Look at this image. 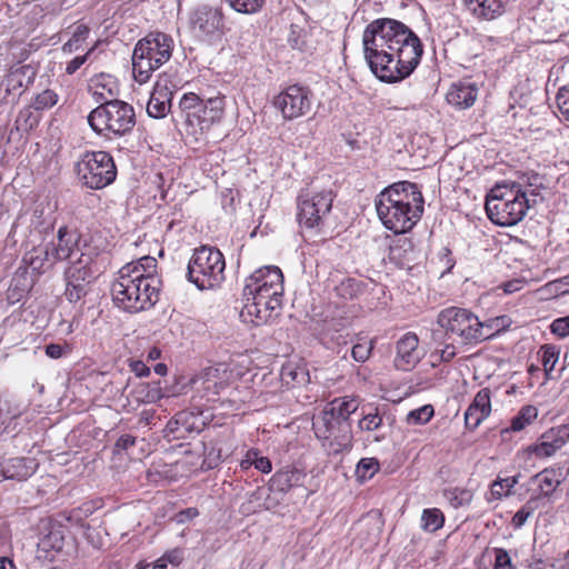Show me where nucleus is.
Here are the masks:
<instances>
[{
	"label": "nucleus",
	"instance_id": "obj_1",
	"mask_svg": "<svg viewBox=\"0 0 569 569\" xmlns=\"http://www.w3.org/2000/svg\"><path fill=\"white\" fill-rule=\"evenodd\" d=\"M363 52L372 73L385 82L409 77L419 64L423 48L418 36L400 21L377 19L362 36Z\"/></svg>",
	"mask_w": 569,
	"mask_h": 569
},
{
	"label": "nucleus",
	"instance_id": "obj_2",
	"mask_svg": "<svg viewBox=\"0 0 569 569\" xmlns=\"http://www.w3.org/2000/svg\"><path fill=\"white\" fill-rule=\"evenodd\" d=\"M493 336L491 327L483 323L468 309L449 307L441 310L437 318V326L431 330V340L435 345L432 357L449 362L458 353V349L466 345L478 343Z\"/></svg>",
	"mask_w": 569,
	"mask_h": 569
},
{
	"label": "nucleus",
	"instance_id": "obj_3",
	"mask_svg": "<svg viewBox=\"0 0 569 569\" xmlns=\"http://www.w3.org/2000/svg\"><path fill=\"white\" fill-rule=\"evenodd\" d=\"M423 196L416 183L400 181L383 189L376 199L382 224L396 234L410 231L423 213Z\"/></svg>",
	"mask_w": 569,
	"mask_h": 569
},
{
	"label": "nucleus",
	"instance_id": "obj_4",
	"mask_svg": "<svg viewBox=\"0 0 569 569\" xmlns=\"http://www.w3.org/2000/svg\"><path fill=\"white\" fill-rule=\"evenodd\" d=\"M139 266L122 267L112 282L113 301L120 309L136 313L151 308L159 298L160 280L153 274H146Z\"/></svg>",
	"mask_w": 569,
	"mask_h": 569
},
{
	"label": "nucleus",
	"instance_id": "obj_5",
	"mask_svg": "<svg viewBox=\"0 0 569 569\" xmlns=\"http://www.w3.org/2000/svg\"><path fill=\"white\" fill-rule=\"evenodd\" d=\"M172 38L163 32H150L140 39L132 53V73L139 83H146L152 72L169 61L172 54Z\"/></svg>",
	"mask_w": 569,
	"mask_h": 569
},
{
	"label": "nucleus",
	"instance_id": "obj_6",
	"mask_svg": "<svg viewBox=\"0 0 569 569\" xmlns=\"http://www.w3.org/2000/svg\"><path fill=\"white\" fill-rule=\"evenodd\" d=\"M226 262L221 251L202 246L194 249L188 266L187 278L200 290L214 289L224 280Z\"/></svg>",
	"mask_w": 569,
	"mask_h": 569
},
{
	"label": "nucleus",
	"instance_id": "obj_7",
	"mask_svg": "<svg viewBox=\"0 0 569 569\" xmlns=\"http://www.w3.org/2000/svg\"><path fill=\"white\" fill-rule=\"evenodd\" d=\"M88 123L99 134L107 130L122 137L132 131L136 114L131 104L114 99L93 109L88 116Z\"/></svg>",
	"mask_w": 569,
	"mask_h": 569
},
{
	"label": "nucleus",
	"instance_id": "obj_8",
	"mask_svg": "<svg viewBox=\"0 0 569 569\" xmlns=\"http://www.w3.org/2000/svg\"><path fill=\"white\" fill-rule=\"evenodd\" d=\"M79 180L89 189H102L117 177L112 157L106 151H87L76 163Z\"/></svg>",
	"mask_w": 569,
	"mask_h": 569
},
{
	"label": "nucleus",
	"instance_id": "obj_9",
	"mask_svg": "<svg viewBox=\"0 0 569 569\" xmlns=\"http://www.w3.org/2000/svg\"><path fill=\"white\" fill-rule=\"evenodd\" d=\"M332 202L333 193L331 190L318 192L302 190L297 199L299 224L307 229L319 228L330 213Z\"/></svg>",
	"mask_w": 569,
	"mask_h": 569
},
{
	"label": "nucleus",
	"instance_id": "obj_10",
	"mask_svg": "<svg viewBox=\"0 0 569 569\" xmlns=\"http://www.w3.org/2000/svg\"><path fill=\"white\" fill-rule=\"evenodd\" d=\"M316 437L333 455L349 452L353 447L351 422H339L320 415L312 423Z\"/></svg>",
	"mask_w": 569,
	"mask_h": 569
},
{
	"label": "nucleus",
	"instance_id": "obj_11",
	"mask_svg": "<svg viewBox=\"0 0 569 569\" xmlns=\"http://www.w3.org/2000/svg\"><path fill=\"white\" fill-rule=\"evenodd\" d=\"M274 106L284 119L292 120L307 114L312 106L310 89L301 84H291L274 98Z\"/></svg>",
	"mask_w": 569,
	"mask_h": 569
},
{
	"label": "nucleus",
	"instance_id": "obj_12",
	"mask_svg": "<svg viewBox=\"0 0 569 569\" xmlns=\"http://www.w3.org/2000/svg\"><path fill=\"white\" fill-rule=\"evenodd\" d=\"M499 197L500 199L498 200L495 198H487L486 212L488 218L495 224L501 227H511L517 224L523 219L527 211L532 207L527 198L515 201V199L503 200L501 199L502 196Z\"/></svg>",
	"mask_w": 569,
	"mask_h": 569
},
{
	"label": "nucleus",
	"instance_id": "obj_13",
	"mask_svg": "<svg viewBox=\"0 0 569 569\" xmlns=\"http://www.w3.org/2000/svg\"><path fill=\"white\" fill-rule=\"evenodd\" d=\"M199 109V113L188 116V131L193 136L207 132L214 122L221 120L224 112V98L216 96L203 100Z\"/></svg>",
	"mask_w": 569,
	"mask_h": 569
},
{
	"label": "nucleus",
	"instance_id": "obj_14",
	"mask_svg": "<svg viewBox=\"0 0 569 569\" xmlns=\"http://www.w3.org/2000/svg\"><path fill=\"white\" fill-rule=\"evenodd\" d=\"M81 236L77 230L60 227L57 233V242L48 244L43 251L44 261L53 264L56 261L71 260L80 248Z\"/></svg>",
	"mask_w": 569,
	"mask_h": 569
},
{
	"label": "nucleus",
	"instance_id": "obj_15",
	"mask_svg": "<svg viewBox=\"0 0 569 569\" xmlns=\"http://www.w3.org/2000/svg\"><path fill=\"white\" fill-rule=\"evenodd\" d=\"M193 33L201 39L219 38L223 32V14L219 8L201 7L190 18Z\"/></svg>",
	"mask_w": 569,
	"mask_h": 569
},
{
	"label": "nucleus",
	"instance_id": "obj_16",
	"mask_svg": "<svg viewBox=\"0 0 569 569\" xmlns=\"http://www.w3.org/2000/svg\"><path fill=\"white\" fill-rule=\"evenodd\" d=\"M244 305L240 311V317L243 322L260 326L267 323L277 316L281 308H273V305L269 303L268 298H262L257 295H246L243 292Z\"/></svg>",
	"mask_w": 569,
	"mask_h": 569
},
{
	"label": "nucleus",
	"instance_id": "obj_17",
	"mask_svg": "<svg viewBox=\"0 0 569 569\" xmlns=\"http://www.w3.org/2000/svg\"><path fill=\"white\" fill-rule=\"evenodd\" d=\"M258 289H273L274 293H283V274L280 268L276 266H266L257 269L251 276L246 279L243 292L252 295V288Z\"/></svg>",
	"mask_w": 569,
	"mask_h": 569
},
{
	"label": "nucleus",
	"instance_id": "obj_18",
	"mask_svg": "<svg viewBox=\"0 0 569 569\" xmlns=\"http://www.w3.org/2000/svg\"><path fill=\"white\" fill-rule=\"evenodd\" d=\"M569 440V425H560L542 433L539 443L529 447V452L538 458L553 456Z\"/></svg>",
	"mask_w": 569,
	"mask_h": 569
},
{
	"label": "nucleus",
	"instance_id": "obj_19",
	"mask_svg": "<svg viewBox=\"0 0 569 569\" xmlns=\"http://www.w3.org/2000/svg\"><path fill=\"white\" fill-rule=\"evenodd\" d=\"M173 92L168 80H158L153 87L147 104V112L151 118L162 119L171 109Z\"/></svg>",
	"mask_w": 569,
	"mask_h": 569
},
{
	"label": "nucleus",
	"instance_id": "obj_20",
	"mask_svg": "<svg viewBox=\"0 0 569 569\" xmlns=\"http://www.w3.org/2000/svg\"><path fill=\"white\" fill-rule=\"evenodd\" d=\"M418 343V337L412 332H408L399 339L395 359L398 369L407 371L419 361Z\"/></svg>",
	"mask_w": 569,
	"mask_h": 569
},
{
	"label": "nucleus",
	"instance_id": "obj_21",
	"mask_svg": "<svg viewBox=\"0 0 569 569\" xmlns=\"http://www.w3.org/2000/svg\"><path fill=\"white\" fill-rule=\"evenodd\" d=\"M490 390L483 388L479 390L465 412L466 427L473 430L476 429L490 413Z\"/></svg>",
	"mask_w": 569,
	"mask_h": 569
},
{
	"label": "nucleus",
	"instance_id": "obj_22",
	"mask_svg": "<svg viewBox=\"0 0 569 569\" xmlns=\"http://www.w3.org/2000/svg\"><path fill=\"white\" fill-rule=\"evenodd\" d=\"M36 78V70L33 67L26 64L10 69L6 76L2 86L7 94L20 96L23 88H28Z\"/></svg>",
	"mask_w": 569,
	"mask_h": 569
},
{
	"label": "nucleus",
	"instance_id": "obj_23",
	"mask_svg": "<svg viewBox=\"0 0 569 569\" xmlns=\"http://www.w3.org/2000/svg\"><path fill=\"white\" fill-rule=\"evenodd\" d=\"M477 96L478 87L475 82L460 81L450 87L446 98L450 104L459 109H467L475 103Z\"/></svg>",
	"mask_w": 569,
	"mask_h": 569
},
{
	"label": "nucleus",
	"instance_id": "obj_24",
	"mask_svg": "<svg viewBox=\"0 0 569 569\" xmlns=\"http://www.w3.org/2000/svg\"><path fill=\"white\" fill-rule=\"evenodd\" d=\"M307 475L303 470L287 466L278 470L270 479V487L279 492H287L291 488L303 486Z\"/></svg>",
	"mask_w": 569,
	"mask_h": 569
},
{
	"label": "nucleus",
	"instance_id": "obj_25",
	"mask_svg": "<svg viewBox=\"0 0 569 569\" xmlns=\"http://www.w3.org/2000/svg\"><path fill=\"white\" fill-rule=\"evenodd\" d=\"M101 253L100 249L97 246L84 242L80 248L78 254L69 260V267L67 269L90 273V276H94V263L96 259Z\"/></svg>",
	"mask_w": 569,
	"mask_h": 569
},
{
	"label": "nucleus",
	"instance_id": "obj_26",
	"mask_svg": "<svg viewBox=\"0 0 569 569\" xmlns=\"http://www.w3.org/2000/svg\"><path fill=\"white\" fill-rule=\"evenodd\" d=\"M1 472H3L4 478L21 481L34 472V462L29 458L7 459L1 462Z\"/></svg>",
	"mask_w": 569,
	"mask_h": 569
},
{
	"label": "nucleus",
	"instance_id": "obj_27",
	"mask_svg": "<svg viewBox=\"0 0 569 569\" xmlns=\"http://www.w3.org/2000/svg\"><path fill=\"white\" fill-rule=\"evenodd\" d=\"M566 472L563 468L552 467L546 468L532 477V480L538 481L541 495L545 497L550 496L565 480Z\"/></svg>",
	"mask_w": 569,
	"mask_h": 569
},
{
	"label": "nucleus",
	"instance_id": "obj_28",
	"mask_svg": "<svg viewBox=\"0 0 569 569\" xmlns=\"http://www.w3.org/2000/svg\"><path fill=\"white\" fill-rule=\"evenodd\" d=\"M417 259L413 244L410 240L403 239L390 247L389 260L399 268L410 269Z\"/></svg>",
	"mask_w": 569,
	"mask_h": 569
},
{
	"label": "nucleus",
	"instance_id": "obj_29",
	"mask_svg": "<svg viewBox=\"0 0 569 569\" xmlns=\"http://www.w3.org/2000/svg\"><path fill=\"white\" fill-rule=\"evenodd\" d=\"M520 184L522 191L527 192V199L533 207L543 200L540 194L541 189H546V178L539 173H525L517 181Z\"/></svg>",
	"mask_w": 569,
	"mask_h": 569
},
{
	"label": "nucleus",
	"instance_id": "obj_30",
	"mask_svg": "<svg viewBox=\"0 0 569 569\" xmlns=\"http://www.w3.org/2000/svg\"><path fill=\"white\" fill-rule=\"evenodd\" d=\"M509 0H465L469 9L478 17L491 20L505 11Z\"/></svg>",
	"mask_w": 569,
	"mask_h": 569
},
{
	"label": "nucleus",
	"instance_id": "obj_31",
	"mask_svg": "<svg viewBox=\"0 0 569 569\" xmlns=\"http://www.w3.org/2000/svg\"><path fill=\"white\" fill-rule=\"evenodd\" d=\"M358 409L355 399H335L321 412L325 417L339 422H350V416Z\"/></svg>",
	"mask_w": 569,
	"mask_h": 569
},
{
	"label": "nucleus",
	"instance_id": "obj_32",
	"mask_svg": "<svg viewBox=\"0 0 569 569\" xmlns=\"http://www.w3.org/2000/svg\"><path fill=\"white\" fill-rule=\"evenodd\" d=\"M194 383H199L202 389L207 392L209 399L210 396L219 395L220 390L224 387V382L221 378L219 368L208 367L203 369L194 379Z\"/></svg>",
	"mask_w": 569,
	"mask_h": 569
},
{
	"label": "nucleus",
	"instance_id": "obj_33",
	"mask_svg": "<svg viewBox=\"0 0 569 569\" xmlns=\"http://www.w3.org/2000/svg\"><path fill=\"white\" fill-rule=\"evenodd\" d=\"M21 413L22 408L19 403L13 400L0 398V435L10 429L13 431L16 427L11 428V425Z\"/></svg>",
	"mask_w": 569,
	"mask_h": 569
},
{
	"label": "nucleus",
	"instance_id": "obj_34",
	"mask_svg": "<svg viewBox=\"0 0 569 569\" xmlns=\"http://www.w3.org/2000/svg\"><path fill=\"white\" fill-rule=\"evenodd\" d=\"M499 196H502L503 200H512L519 201L523 198H527V192L522 191L520 184L517 181L503 182L501 184H497L491 189L489 196L487 198H495L496 200L500 199Z\"/></svg>",
	"mask_w": 569,
	"mask_h": 569
},
{
	"label": "nucleus",
	"instance_id": "obj_35",
	"mask_svg": "<svg viewBox=\"0 0 569 569\" xmlns=\"http://www.w3.org/2000/svg\"><path fill=\"white\" fill-rule=\"evenodd\" d=\"M366 284L355 278H345L335 290L337 295L343 299H355L365 291Z\"/></svg>",
	"mask_w": 569,
	"mask_h": 569
},
{
	"label": "nucleus",
	"instance_id": "obj_36",
	"mask_svg": "<svg viewBox=\"0 0 569 569\" xmlns=\"http://www.w3.org/2000/svg\"><path fill=\"white\" fill-rule=\"evenodd\" d=\"M443 497L453 508L469 506L472 501L473 493L465 488H449L443 490Z\"/></svg>",
	"mask_w": 569,
	"mask_h": 569
},
{
	"label": "nucleus",
	"instance_id": "obj_37",
	"mask_svg": "<svg viewBox=\"0 0 569 569\" xmlns=\"http://www.w3.org/2000/svg\"><path fill=\"white\" fill-rule=\"evenodd\" d=\"M445 523V516L437 508L425 509L421 516V527L425 531L436 532Z\"/></svg>",
	"mask_w": 569,
	"mask_h": 569
},
{
	"label": "nucleus",
	"instance_id": "obj_38",
	"mask_svg": "<svg viewBox=\"0 0 569 569\" xmlns=\"http://www.w3.org/2000/svg\"><path fill=\"white\" fill-rule=\"evenodd\" d=\"M538 417V409L533 406H525L511 419L510 430L521 431Z\"/></svg>",
	"mask_w": 569,
	"mask_h": 569
},
{
	"label": "nucleus",
	"instance_id": "obj_39",
	"mask_svg": "<svg viewBox=\"0 0 569 569\" xmlns=\"http://www.w3.org/2000/svg\"><path fill=\"white\" fill-rule=\"evenodd\" d=\"M203 100H201L196 93H186L182 96L179 102V109L181 111V117L184 119L186 126L188 127V116L191 113H199V106Z\"/></svg>",
	"mask_w": 569,
	"mask_h": 569
},
{
	"label": "nucleus",
	"instance_id": "obj_40",
	"mask_svg": "<svg viewBox=\"0 0 569 569\" xmlns=\"http://www.w3.org/2000/svg\"><path fill=\"white\" fill-rule=\"evenodd\" d=\"M89 28L84 24H79L74 29L72 37L62 46V51L66 53H72L80 49L83 41L88 38Z\"/></svg>",
	"mask_w": 569,
	"mask_h": 569
},
{
	"label": "nucleus",
	"instance_id": "obj_41",
	"mask_svg": "<svg viewBox=\"0 0 569 569\" xmlns=\"http://www.w3.org/2000/svg\"><path fill=\"white\" fill-rule=\"evenodd\" d=\"M435 410L431 405H425L418 409L411 410L406 418L408 425H425L433 417Z\"/></svg>",
	"mask_w": 569,
	"mask_h": 569
},
{
	"label": "nucleus",
	"instance_id": "obj_42",
	"mask_svg": "<svg viewBox=\"0 0 569 569\" xmlns=\"http://www.w3.org/2000/svg\"><path fill=\"white\" fill-rule=\"evenodd\" d=\"M31 226L40 232L49 230L52 227L50 213L42 204H37L32 211Z\"/></svg>",
	"mask_w": 569,
	"mask_h": 569
},
{
	"label": "nucleus",
	"instance_id": "obj_43",
	"mask_svg": "<svg viewBox=\"0 0 569 569\" xmlns=\"http://www.w3.org/2000/svg\"><path fill=\"white\" fill-rule=\"evenodd\" d=\"M229 6L240 13L252 14L258 12L266 0H226Z\"/></svg>",
	"mask_w": 569,
	"mask_h": 569
},
{
	"label": "nucleus",
	"instance_id": "obj_44",
	"mask_svg": "<svg viewBox=\"0 0 569 569\" xmlns=\"http://www.w3.org/2000/svg\"><path fill=\"white\" fill-rule=\"evenodd\" d=\"M379 470V462L375 458H362L356 468L357 477L360 480L370 479Z\"/></svg>",
	"mask_w": 569,
	"mask_h": 569
},
{
	"label": "nucleus",
	"instance_id": "obj_45",
	"mask_svg": "<svg viewBox=\"0 0 569 569\" xmlns=\"http://www.w3.org/2000/svg\"><path fill=\"white\" fill-rule=\"evenodd\" d=\"M558 358L559 351L555 346L546 345L541 348V362L547 376L553 370Z\"/></svg>",
	"mask_w": 569,
	"mask_h": 569
},
{
	"label": "nucleus",
	"instance_id": "obj_46",
	"mask_svg": "<svg viewBox=\"0 0 569 569\" xmlns=\"http://www.w3.org/2000/svg\"><path fill=\"white\" fill-rule=\"evenodd\" d=\"M64 277L67 286H90L91 281L94 279V276H90V273L70 269H66Z\"/></svg>",
	"mask_w": 569,
	"mask_h": 569
},
{
	"label": "nucleus",
	"instance_id": "obj_47",
	"mask_svg": "<svg viewBox=\"0 0 569 569\" xmlns=\"http://www.w3.org/2000/svg\"><path fill=\"white\" fill-rule=\"evenodd\" d=\"M242 463L253 465L256 469L263 473H269L272 469L271 461L267 457H258L257 451H248Z\"/></svg>",
	"mask_w": 569,
	"mask_h": 569
},
{
	"label": "nucleus",
	"instance_id": "obj_48",
	"mask_svg": "<svg viewBox=\"0 0 569 569\" xmlns=\"http://www.w3.org/2000/svg\"><path fill=\"white\" fill-rule=\"evenodd\" d=\"M382 426V417L378 413V410L376 412L367 413L362 417V419L359 420L358 427L360 430L365 431H376Z\"/></svg>",
	"mask_w": 569,
	"mask_h": 569
},
{
	"label": "nucleus",
	"instance_id": "obj_49",
	"mask_svg": "<svg viewBox=\"0 0 569 569\" xmlns=\"http://www.w3.org/2000/svg\"><path fill=\"white\" fill-rule=\"evenodd\" d=\"M556 103L562 119L569 121V87L559 89L556 96Z\"/></svg>",
	"mask_w": 569,
	"mask_h": 569
},
{
	"label": "nucleus",
	"instance_id": "obj_50",
	"mask_svg": "<svg viewBox=\"0 0 569 569\" xmlns=\"http://www.w3.org/2000/svg\"><path fill=\"white\" fill-rule=\"evenodd\" d=\"M57 101L58 97L52 90H44L36 97L33 106L37 110H42L51 108Z\"/></svg>",
	"mask_w": 569,
	"mask_h": 569
},
{
	"label": "nucleus",
	"instance_id": "obj_51",
	"mask_svg": "<svg viewBox=\"0 0 569 569\" xmlns=\"http://www.w3.org/2000/svg\"><path fill=\"white\" fill-rule=\"evenodd\" d=\"M495 569H516L509 552L502 548H495Z\"/></svg>",
	"mask_w": 569,
	"mask_h": 569
},
{
	"label": "nucleus",
	"instance_id": "obj_52",
	"mask_svg": "<svg viewBox=\"0 0 569 569\" xmlns=\"http://www.w3.org/2000/svg\"><path fill=\"white\" fill-rule=\"evenodd\" d=\"M272 291H274V290L266 289V288L258 289L257 287L252 288V295H257L262 298H268L269 303L273 305V308H281L283 293H274L273 295Z\"/></svg>",
	"mask_w": 569,
	"mask_h": 569
},
{
	"label": "nucleus",
	"instance_id": "obj_53",
	"mask_svg": "<svg viewBox=\"0 0 569 569\" xmlns=\"http://www.w3.org/2000/svg\"><path fill=\"white\" fill-rule=\"evenodd\" d=\"M89 286H67L64 296L70 302H78L87 296Z\"/></svg>",
	"mask_w": 569,
	"mask_h": 569
},
{
	"label": "nucleus",
	"instance_id": "obj_54",
	"mask_svg": "<svg viewBox=\"0 0 569 569\" xmlns=\"http://www.w3.org/2000/svg\"><path fill=\"white\" fill-rule=\"evenodd\" d=\"M281 380L286 385L290 383H302L305 382V373L303 371H296L291 367H283L281 370Z\"/></svg>",
	"mask_w": 569,
	"mask_h": 569
},
{
	"label": "nucleus",
	"instance_id": "obj_55",
	"mask_svg": "<svg viewBox=\"0 0 569 569\" xmlns=\"http://www.w3.org/2000/svg\"><path fill=\"white\" fill-rule=\"evenodd\" d=\"M550 330L560 338L569 336V316L555 319L550 326Z\"/></svg>",
	"mask_w": 569,
	"mask_h": 569
},
{
	"label": "nucleus",
	"instance_id": "obj_56",
	"mask_svg": "<svg viewBox=\"0 0 569 569\" xmlns=\"http://www.w3.org/2000/svg\"><path fill=\"white\" fill-rule=\"evenodd\" d=\"M372 350V346L368 343H357L351 349L352 358L358 362L368 360Z\"/></svg>",
	"mask_w": 569,
	"mask_h": 569
},
{
	"label": "nucleus",
	"instance_id": "obj_57",
	"mask_svg": "<svg viewBox=\"0 0 569 569\" xmlns=\"http://www.w3.org/2000/svg\"><path fill=\"white\" fill-rule=\"evenodd\" d=\"M532 511H533V508L530 507L529 503L525 505L513 516L512 525L516 528L522 527L526 523L527 519L531 516Z\"/></svg>",
	"mask_w": 569,
	"mask_h": 569
},
{
	"label": "nucleus",
	"instance_id": "obj_58",
	"mask_svg": "<svg viewBox=\"0 0 569 569\" xmlns=\"http://www.w3.org/2000/svg\"><path fill=\"white\" fill-rule=\"evenodd\" d=\"M46 355L52 359H59L69 352L67 345L50 343L46 346Z\"/></svg>",
	"mask_w": 569,
	"mask_h": 569
},
{
	"label": "nucleus",
	"instance_id": "obj_59",
	"mask_svg": "<svg viewBox=\"0 0 569 569\" xmlns=\"http://www.w3.org/2000/svg\"><path fill=\"white\" fill-rule=\"evenodd\" d=\"M490 495H491L492 499L499 500L502 497L510 496L511 492H507V488H506V485L503 482V479H497L491 485Z\"/></svg>",
	"mask_w": 569,
	"mask_h": 569
},
{
	"label": "nucleus",
	"instance_id": "obj_60",
	"mask_svg": "<svg viewBox=\"0 0 569 569\" xmlns=\"http://www.w3.org/2000/svg\"><path fill=\"white\" fill-rule=\"evenodd\" d=\"M163 559L171 565L178 566L183 560V551L179 548L169 550L163 555Z\"/></svg>",
	"mask_w": 569,
	"mask_h": 569
},
{
	"label": "nucleus",
	"instance_id": "obj_61",
	"mask_svg": "<svg viewBox=\"0 0 569 569\" xmlns=\"http://www.w3.org/2000/svg\"><path fill=\"white\" fill-rule=\"evenodd\" d=\"M43 547L50 546L52 549L60 550L62 548V537L59 532H51L42 540Z\"/></svg>",
	"mask_w": 569,
	"mask_h": 569
},
{
	"label": "nucleus",
	"instance_id": "obj_62",
	"mask_svg": "<svg viewBox=\"0 0 569 569\" xmlns=\"http://www.w3.org/2000/svg\"><path fill=\"white\" fill-rule=\"evenodd\" d=\"M88 54L79 56L73 58L66 67V72L68 74H73L86 61Z\"/></svg>",
	"mask_w": 569,
	"mask_h": 569
},
{
	"label": "nucleus",
	"instance_id": "obj_63",
	"mask_svg": "<svg viewBox=\"0 0 569 569\" xmlns=\"http://www.w3.org/2000/svg\"><path fill=\"white\" fill-rule=\"evenodd\" d=\"M525 281L521 279H513L502 284L505 293H513L523 288Z\"/></svg>",
	"mask_w": 569,
	"mask_h": 569
},
{
	"label": "nucleus",
	"instance_id": "obj_64",
	"mask_svg": "<svg viewBox=\"0 0 569 569\" xmlns=\"http://www.w3.org/2000/svg\"><path fill=\"white\" fill-rule=\"evenodd\" d=\"M131 371L136 373L137 377H147L150 373V369L142 361H132Z\"/></svg>",
	"mask_w": 569,
	"mask_h": 569
}]
</instances>
